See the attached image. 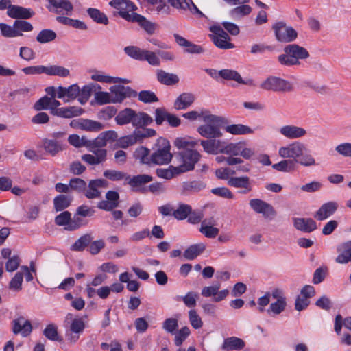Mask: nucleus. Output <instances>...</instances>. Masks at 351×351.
<instances>
[{"instance_id": "obj_45", "label": "nucleus", "mask_w": 351, "mask_h": 351, "mask_svg": "<svg viewBox=\"0 0 351 351\" xmlns=\"http://www.w3.org/2000/svg\"><path fill=\"white\" fill-rule=\"evenodd\" d=\"M57 37L56 33L49 29L41 30L36 36V41L41 44H45L53 41Z\"/></svg>"}, {"instance_id": "obj_59", "label": "nucleus", "mask_w": 351, "mask_h": 351, "mask_svg": "<svg viewBox=\"0 0 351 351\" xmlns=\"http://www.w3.org/2000/svg\"><path fill=\"white\" fill-rule=\"evenodd\" d=\"M178 328V322L176 318H167L162 323V328L167 332L175 334Z\"/></svg>"}, {"instance_id": "obj_54", "label": "nucleus", "mask_w": 351, "mask_h": 351, "mask_svg": "<svg viewBox=\"0 0 351 351\" xmlns=\"http://www.w3.org/2000/svg\"><path fill=\"white\" fill-rule=\"evenodd\" d=\"M183 187L186 192L196 193L204 189L206 187V184L203 182L193 180L185 182Z\"/></svg>"}, {"instance_id": "obj_35", "label": "nucleus", "mask_w": 351, "mask_h": 351, "mask_svg": "<svg viewBox=\"0 0 351 351\" xmlns=\"http://www.w3.org/2000/svg\"><path fill=\"white\" fill-rule=\"evenodd\" d=\"M73 197L68 195H59L53 199V206L56 212L62 211L71 204Z\"/></svg>"}, {"instance_id": "obj_10", "label": "nucleus", "mask_w": 351, "mask_h": 351, "mask_svg": "<svg viewBox=\"0 0 351 351\" xmlns=\"http://www.w3.org/2000/svg\"><path fill=\"white\" fill-rule=\"evenodd\" d=\"M152 180V176L147 174H141L133 177L128 175L126 183L130 185L133 191L145 194L148 192V189L145 185Z\"/></svg>"}, {"instance_id": "obj_25", "label": "nucleus", "mask_w": 351, "mask_h": 351, "mask_svg": "<svg viewBox=\"0 0 351 351\" xmlns=\"http://www.w3.org/2000/svg\"><path fill=\"white\" fill-rule=\"evenodd\" d=\"M228 184L234 188L243 189V193H249L252 190L250 178L247 176L231 177L228 181Z\"/></svg>"}, {"instance_id": "obj_19", "label": "nucleus", "mask_w": 351, "mask_h": 351, "mask_svg": "<svg viewBox=\"0 0 351 351\" xmlns=\"http://www.w3.org/2000/svg\"><path fill=\"white\" fill-rule=\"evenodd\" d=\"M107 182L104 179L92 180L89 182L88 189L84 191L88 199L98 198L101 196L99 189L106 188Z\"/></svg>"}, {"instance_id": "obj_55", "label": "nucleus", "mask_w": 351, "mask_h": 351, "mask_svg": "<svg viewBox=\"0 0 351 351\" xmlns=\"http://www.w3.org/2000/svg\"><path fill=\"white\" fill-rule=\"evenodd\" d=\"M68 141L75 147H86L87 148L88 138L85 136L80 138L77 134H71L69 136Z\"/></svg>"}, {"instance_id": "obj_18", "label": "nucleus", "mask_w": 351, "mask_h": 351, "mask_svg": "<svg viewBox=\"0 0 351 351\" xmlns=\"http://www.w3.org/2000/svg\"><path fill=\"white\" fill-rule=\"evenodd\" d=\"M80 93V88L77 84H72L68 88L58 86L57 88V97L58 99H64L65 102H69L76 99Z\"/></svg>"}, {"instance_id": "obj_56", "label": "nucleus", "mask_w": 351, "mask_h": 351, "mask_svg": "<svg viewBox=\"0 0 351 351\" xmlns=\"http://www.w3.org/2000/svg\"><path fill=\"white\" fill-rule=\"evenodd\" d=\"M87 223L88 222L86 220L81 218L80 215L75 213L73 219H71V223H69V226L65 227V230L73 231L78 229L81 226H86Z\"/></svg>"}, {"instance_id": "obj_62", "label": "nucleus", "mask_w": 351, "mask_h": 351, "mask_svg": "<svg viewBox=\"0 0 351 351\" xmlns=\"http://www.w3.org/2000/svg\"><path fill=\"white\" fill-rule=\"evenodd\" d=\"M138 99L143 103H153L158 101V97L154 92L150 90H142L138 95Z\"/></svg>"}, {"instance_id": "obj_53", "label": "nucleus", "mask_w": 351, "mask_h": 351, "mask_svg": "<svg viewBox=\"0 0 351 351\" xmlns=\"http://www.w3.org/2000/svg\"><path fill=\"white\" fill-rule=\"evenodd\" d=\"M104 176L112 181H120L125 180L127 182L128 175L123 171L117 170H106L104 171Z\"/></svg>"}, {"instance_id": "obj_24", "label": "nucleus", "mask_w": 351, "mask_h": 351, "mask_svg": "<svg viewBox=\"0 0 351 351\" xmlns=\"http://www.w3.org/2000/svg\"><path fill=\"white\" fill-rule=\"evenodd\" d=\"M294 227L304 232H311L317 229L316 222L311 218L296 217L293 219Z\"/></svg>"}, {"instance_id": "obj_49", "label": "nucleus", "mask_w": 351, "mask_h": 351, "mask_svg": "<svg viewBox=\"0 0 351 351\" xmlns=\"http://www.w3.org/2000/svg\"><path fill=\"white\" fill-rule=\"evenodd\" d=\"M125 53L130 57L140 61H144L145 50L136 46H128L124 48Z\"/></svg>"}, {"instance_id": "obj_57", "label": "nucleus", "mask_w": 351, "mask_h": 351, "mask_svg": "<svg viewBox=\"0 0 351 351\" xmlns=\"http://www.w3.org/2000/svg\"><path fill=\"white\" fill-rule=\"evenodd\" d=\"M242 145H243V143H230L228 144H226L225 143L224 149L223 151V154H230L233 156H237L239 154V152L242 148Z\"/></svg>"}, {"instance_id": "obj_13", "label": "nucleus", "mask_w": 351, "mask_h": 351, "mask_svg": "<svg viewBox=\"0 0 351 351\" xmlns=\"http://www.w3.org/2000/svg\"><path fill=\"white\" fill-rule=\"evenodd\" d=\"M276 38L280 42L289 43L297 38L296 31L291 27L286 26L283 23H278L274 26Z\"/></svg>"}, {"instance_id": "obj_50", "label": "nucleus", "mask_w": 351, "mask_h": 351, "mask_svg": "<svg viewBox=\"0 0 351 351\" xmlns=\"http://www.w3.org/2000/svg\"><path fill=\"white\" fill-rule=\"evenodd\" d=\"M219 75L225 80H232L237 82L239 84H245V82L241 75L236 71L230 69H222L219 71Z\"/></svg>"}, {"instance_id": "obj_8", "label": "nucleus", "mask_w": 351, "mask_h": 351, "mask_svg": "<svg viewBox=\"0 0 351 351\" xmlns=\"http://www.w3.org/2000/svg\"><path fill=\"white\" fill-rule=\"evenodd\" d=\"M182 164L178 166L181 173H184L194 169L195 163L199 160L200 154L194 149H185L180 152Z\"/></svg>"}, {"instance_id": "obj_3", "label": "nucleus", "mask_w": 351, "mask_h": 351, "mask_svg": "<svg viewBox=\"0 0 351 351\" xmlns=\"http://www.w3.org/2000/svg\"><path fill=\"white\" fill-rule=\"evenodd\" d=\"M285 54L278 56V61L281 64L286 66L297 65L300 64V59H306L309 57L307 50L296 44L288 45L284 48Z\"/></svg>"}, {"instance_id": "obj_34", "label": "nucleus", "mask_w": 351, "mask_h": 351, "mask_svg": "<svg viewBox=\"0 0 351 351\" xmlns=\"http://www.w3.org/2000/svg\"><path fill=\"white\" fill-rule=\"evenodd\" d=\"M132 23H137L149 34H153L155 32L156 25L139 14H135Z\"/></svg>"}, {"instance_id": "obj_47", "label": "nucleus", "mask_w": 351, "mask_h": 351, "mask_svg": "<svg viewBox=\"0 0 351 351\" xmlns=\"http://www.w3.org/2000/svg\"><path fill=\"white\" fill-rule=\"evenodd\" d=\"M44 73L49 75H58L60 77H66L69 75V70L58 65L45 66Z\"/></svg>"}, {"instance_id": "obj_4", "label": "nucleus", "mask_w": 351, "mask_h": 351, "mask_svg": "<svg viewBox=\"0 0 351 351\" xmlns=\"http://www.w3.org/2000/svg\"><path fill=\"white\" fill-rule=\"evenodd\" d=\"M170 149L169 142L166 138H159L156 144V150L152 154V163L158 165L169 163L173 157Z\"/></svg>"}, {"instance_id": "obj_48", "label": "nucleus", "mask_w": 351, "mask_h": 351, "mask_svg": "<svg viewBox=\"0 0 351 351\" xmlns=\"http://www.w3.org/2000/svg\"><path fill=\"white\" fill-rule=\"evenodd\" d=\"M136 159L139 160L141 163H152V155H149V149L145 147H138L134 154Z\"/></svg>"}, {"instance_id": "obj_33", "label": "nucleus", "mask_w": 351, "mask_h": 351, "mask_svg": "<svg viewBox=\"0 0 351 351\" xmlns=\"http://www.w3.org/2000/svg\"><path fill=\"white\" fill-rule=\"evenodd\" d=\"M156 76L160 83L167 86L174 85L179 82V77L177 75L167 73L162 69L157 71Z\"/></svg>"}, {"instance_id": "obj_36", "label": "nucleus", "mask_w": 351, "mask_h": 351, "mask_svg": "<svg viewBox=\"0 0 351 351\" xmlns=\"http://www.w3.org/2000/svg\"><path fill=\"white\" fill-rule=\"evenodd\" d=\"M206 249L202 243L190 245L184 252V256L187 260H193L201 254Z\"/></svg>"}, {"instance_id": "obj_11", "label": "nucleus", "mask_w": 351, "mask_h": 351, "mask_svg": "<svg viewBox=\"0 0 351 351\" xmlns=\"http://www.w3.org/2000/svg\"><path fill=\"white\" fill-rule=\"evenodd\" d=\"M167 3L173 8L182 12H190L193 14H197L199 17L204 14L198 9L192 0H167Z\"/></svg>"}, {"instance_id": "obj_58", "label": "nucleus", "mask_w": 351, "mask_h": 351, "mask_svg": "<svg viewBox=\"0 0 351 351\" xmlns=\"http://www.w3.org/2000/svg\"><path fill=\"white\" fill-rule=\"evenodd\" d=\"M70 189L78 193L83 192L86 189V182L79 178H74L69 180Z\"/></svg>"}, {"instance_id": "obj_61", "label": "nucleus", "mask_w": 351, "mask_h": 351, "mask_svg": "<svg viewBox=\"0 0 351 351\" xmlns=\"http://www.w3.org/2000/svg\"><path fill=\"white\" fill-rule=\"evenodd\" d=\"M82 128L88 131H99L103 129L102 123L93 120H83L81 123Z\"/></svg>"}, {"instance_id": "obj_26", "label": "nucleus", "mask_w": 351, "mask_h": 351, "mask_svg": "<svg viewBox=\"0 0 351 351\" xmlns=\"http://www.w3.org/2000/svg\"><path fill=\"white\" fill-rule=\"evenodd\" d=\"M280 132L284 136L290 138H298L304 136L306 134L305 129L301 127L289 125H285L280 129Z\"/></svg>"}, {"instance_id": "obj_64", "label": "nucleus", "mask_w": 351, "mask_h": 351, "mask_svg": "<svg viewBox=\"0 0 351 351\" xmlns=\"http://www.w3.org/2000/svg\"><path fill=\"white\" fill-rule=\"evenodd\" d=\"M189 319L191 325L195 329H198L202 327L203 322L195 310L192 309L189 311Z\"/></svg>"}, {"instance_id": "obj_31", "label": "nucleus", "mask_w": 351, "mask_h": 351, "mask_svg": "<svg viewBox=\"0 0 351 351\" xmlns=\"http://www.w3.org/2000/svg\"><path fill=\"white\" fill-rule=\"evenodd\" d=\"M194 101L195 96L192 93H184L177 97L174 101L173 107L178 110H185L191 106Z\"/></svg>"}, {"instance_id": "obj_60", "label": "nucleus", "mask_w": 351, "mask_h": 351, "mask_svg": "<svg viewBox=\"0 0 351 351\" xmlns=\"http://www.w3.org/2000/svg\"><path fill=\"white\" fill-rule=\"evenodd\" d=\"M285 298H281L278 299L276 302L271 303L267 311L268 313L272 312L274 314L278 315L285 310Z\"/></svg>"}, {"instance_id": "obj_51", "label": "nucleus", "mask_w": 351, "mask_h": 351, "mask_svg": "<svg viewBox=\"0 0 351 351\" xmlns=\"http://www.w3.org/2000/svg\"><path fill=\"white\" fill-rule=\"evenodd\" d=\"M43 335L51 341H60L62 340L58 335V327L54 324H48L43 330Z\"/></svg>"}, {"instance_id": "obj_15", "label": "nucleus", "mask_w": 351, "mask_h": 351, "mask_svg": "<svg viewBox=\"0 0 351 351\" xmlns=\"http://www.w3.org/2000/svg\"><path fill=\"white\" fill-rule=\"evenodd\" d=\"M111 102L113 104L121 103L126 97L136 96V92L131 88L124 86H113L110 88Z\"/></svg>"}, {"instance_id": "obj_7", "label": "nucleus", "mask_w": 351, "mask_h": 351, "mask_svg": "<svg viewBox=\"0 0 351 351\" xmlns=\"http://www.w3.org/2000/svg\"><path fill=\"white\" fill-rule=\"evenodd\" d=\"M306 151L307 148L304 143L295 141L287 146L280 147L278 154L283 158L298 160Z\"/></svg>"}, {"instance_id": "obj_5", "label": "nucleus", "mask_w": 351, "mask_h": 351, "mask_svg": "<svg viewBox=\"0 0 351 351\" xmlns=\"http://www.w3.org/2000/svg\"><path fill=\"white\" fill-rule=\"evenodd\" d=\"M260 87L266 90L286 93L293 89V84L282 78L270 76L263 81Z\"/></svg>"}, {"instance_id": "obj_46", "label": "nucleus", "mask_w": 351, "mask_h": 351, "mask_svg": "<svg viewBox=\"0 0 351 351\" xmlns=\"http://www.w3.org/2000/svg\"><path fill=\"white\" fill-rule=\"evenodd\" d=\"M88 16L97 23L108 25V19L107 16L99 10L93 8H89L87 10Z\"/></svg>"}, {"instance_id": "obj_17", "label": "nucleus", "mask_w": 351, "mask_h": 351, "mask_svg": "<svg viewBox=\"0 0 351 351\" xmlns=\"http://www.w3.org/2000/svg\"><path fill=\"white\" fill-rule=\"evenodd\" d=\"M12 332L17 335L21 333L24 337L29 336L32 331V326L30 321L25 319L23 316L14 319L12 322Z\"/></svg>"}, {"instance_id": "obj_23", "label": "nucleus", "mask_w": 351, "mask_h": 351, "mask_svg": "<svg viewBox=\"0 0 351 351\" xmlns=\"http://www.w3.org/2000/svg\"><path fill=\"white\" fill-rule=\"evenodd\" d=\"M43 147L47 154L54 156L64 150L66 145L56 139L45 138L43 141Z\"/></svg>"}, {"instance_id": "obj_44", "label": "nucleus", "mask_w": 351, "mask_h": 351, "mask_svg": "<svg viewBox=\"0 0 351 351\" xmlns=\"http://www.w3.org/2000/svg\"><path fill=\"white\" fill-rule=\"evenodd\" d=\"M0 31L1 36L5 38H14L23 35L22 33H19L14 27V23L12 26L4 23H0Z\"/></svg>"}, {"instance_id": "obj_21", "label": "nucleus", "mask_w": 351, "mask_h": 351, "mask_svg": "<svg viewBox=\"0 0 351 351\" xmlns=\"http://www.w3.org/2000/svg\"><path fill=\"white\" fill-rule=\"evenodd\" d=\"M7 15L15 19H29L34 15V12L31 8H26L19 5H12L7 10Z\"/></svg>"}, {"instance_id": "obj_14", "label": "nucleus", "mask_w": 351, "mask_h": 351, "mask_svg": "<svg viewBox=\"0 0 351 351\" xmlns=\"http://www.w3.org/2000/svg\"><path fill=\"white\" fill-rule=\"evenodd\" d=\"M85 323L82 318H75L70 324L69 328L66 331V338L70 343H75L83 333Z\"/></svg>"}, {"instance_id": "obj_28", "label": "nucleus", "mask_w": 351, "mask_h": 351, "mask_svg": "<svg viewBox=\"0 0 351 351\" xmlns=\"http://www.w3.org/2000/svg\"><path fill=\"white\" fill-rule=\"evenodd\" d=\"M84 112V110L78 106H70L59 108L55 110L53 114L57 117L70 119L74 117L81 115Z\"/></svg>"}, {"instance_id": "obj_16", "label": "nucleus", "mask_w": 351, "mask_h": 351, "mask_svg": "<svg viewBox=\"0 0 351 351\" xmlns=\"http://www.w3.org/2000/svg\"><path fill=\"white\" fill-rule=\"evenodd\" d=\"M337 202L330 201L323 204L315 213L313 217L318 221H324L332 216L338 209Z\"/></svg>"}, {"instance_id": "obj_41", "label": "nucleus", "mask_w": 351, "mask_h": 351, "mask_svg": "<svg viewBox=\"0 0 351 351\" xmlns=\"http://www.w3.org/2000/svg\"><path fill=\"white\" fill-rule=\"evenodd\" d=\"M93 241L90 234H86L80 237L71 247L73 251L82 252L86 247L88 246Z\"/></svg>"}, {"instance_id": "obj_30", "label": "nucleus", "mask_w": 351, "mask_h": 351, "mask_svg": "<svg viewBox=\"0 0 351 351\" xmlns=\"http://www.w3.org/2000/svg\"><path fill=\"white\" fill-rule=\"evenodd\" d=\"M153 121V119L144 112H136L134 110L132 124L136 128H143L149 125Z\"/></svg>"}, {"instance_id": "obj_20", "label": "nucleus", "mask_w": 351, "mask_h": 351, "mask_svg": "<svg viewBox=\"0 0 351 351\" xmlns=\"http://www.w3.org/2000/svg\"><path fill=\"white\" fill-rule=\"evenodd\" d=\"M51 5L49 10L59 14H69L73 10L72 3L67 0H47Z\"/></svg>"}, {"instance_id": "obj_42", "label": "nucleus", "mask_w": 351, "mask_h": 351, "mask_svg": "<svg viewBox=\"0 0 351 351\" xmlns=\"http://www.w3.org/2000/svg\"><path fill=\"white\" fill-rule=\"evenodd\" d=\"M180 171V170L179 169L178 167L170 165L167 169H157L156 173L159 178L169 180L173 178L175 176L182 173Z\"/></svg>"}, {"instance_id": "obj_9", "label": "nucleus", "mask_w": 351, "mask_h": 351, "mask_svg": "<svg viewBox=\"0 0 351 351\" xmlns=\"http://www.w3.org/2000/svg\"><path fill=\"white\" fill-rule=\"evenodd\" d=\"M249 205L256 213L261 214L265 219H273L276 216L277 213L273 206L261 199H250Z\"/></svg>"}, {"instance_id": "obj_22", "label": "nucleus", "mask_w": 351, "mask_h": 351, "mask_svg": "<svg viewBox=\"0 0 351 351\" xmlns=\"http://www.w3.org/2000/svg\"><path fill=\"white\" fill-rule=\"evenodd\" d=\"M338 253L335 261L339 264H347L351 261V240L339 245L337 248Z\"/></svg>"}, {"instance_id": "obj_40", "label": "nucleus", "mask_w": 351, "mask_h": 351, "mask_svg": "<svg viewBox=\"0 0 351 351\" xmlns=\"http://www.w3.org/2000/svg\"><path fill=\"white\" fill-rule=\"evenodd\" d=\"M296 167V160L286 159L272 165V168L281 172H291Z\"/></svg>"}, {"instance_id": "obj_38", "label": "nucleus", "mask_w": 351, "mask_h": 351, "mask_svg": "<svg viewBox=\"0 0 351 351\" xmlns=\"http://www.w3.org/2000/svg\"><path fill=\"white\" fill-rule=\"evenodd\" d=\"M133 114L134 110L130 108H126L119 112L115 117V121L119 125L132 123Z\"/></svg>"}, {"instance_id": "obj_37", "label": "nucleus", "mask_w": 351, "mask_h": 351, "mask_svg": "<svg viewBox=\"0 0 351 351\" xmlns=\"http://www.w3.org/2000/svg\"><path fill=\"white\" fill-rule=\"evenodd\" d=\"M225 130L228 133L233 135H243L253 134L254 130L249 126L243 124H232L225 127Z\"/></svg>"}, {"instance_id": "obj_63", "label": "nucleus", "mask_w": 351, "mask_h": 351, "mask_svg": "<svg viewBox=\"0 0 351 351\" xmlns=\"http://www.w3.org/2000/svg\"><path fill=\"white\" fill-rule=\"evenodd\" d=\"M190 333L191 332L189 327H182L178 332L175 333V344L177 346H181L184 341L189 336Z\"/></svg>"}, {"instance_id": "obj_32", "label": "nucleus", "mask_w": 351, "mask_h": 351, "mask_svg": "<svg viewBox=\"0 0 351 351\" xmlns=\"http://www.w3.org/2000/svg\"><path fill=\"white\" fill-rule=\"evenodd\" d=\"M245 347V342L240 338L231 337L224 339L221 348L226 351L241 350Z\"/></svg>"}, {"instance_id": "obj_6", "label": "nucleus", "mask_w": 351, "mask_h": 351, "mask_svg": "<svg viewBox=\"0 0 351 351\" xmlns=\"http://www.w3.org/2000/svg\"><path fill=\"white\" fill-rule=\"evenodd\" d=\"M118 10L117 14L128 22L134 18L137 6L129 0H112L109 3Z\"/></svg>"}, {"instance_id": "obj_12", "label": "nucleus", "mask_w": 351, "mask_h": 351, "mask_svg": "<svg viewBox=\"0 0 351 351\" xmlns=\"http://www.w3.org/2000/svg\"><path fill=\"white\" fill-rule=\"evenodd\" d=\"M167 3L173 8L182 12H190L193 14H197L199 17L204 14L198 9L192 0H167Z\"/></svg>"}, {"instance_id": "obj_29", "label": "nucleus", "mask_w": 351, "mask_h": 351, "mask_svg": "<svg viewBox=\"0 0 351 351\" xmlns=\"http://www.w3.org/2000/svg\"><path fill=\"white\" fill-rule=\"evenodd\" d=\"M237 5L238 6L231 9L228 12L230 19L234 21H239L252 12V8L245 3L239 4Z\"/></svg>"}, {"instance_id": "obj_27", "label": "nucleus", "mask_w": 351, "mask_h": 351, "mask_svg": "<svg viewBox=\"0 0 351 351\" xmlns=\"http://www.w3.org/2000/svg\"><path fill=\"white\" fill-rule=\"evenodd\" d=\"M143 138H145V136L141 134V130L136 129L132 134L120 138L117 141V144L121 148H127Z\"/></svg>"}, {"instance_id": "obj_43", "label": "nucleus", "mask_w": 351, "mask_h": 351, "mask_svg": "<svg viewBox=\"0 0 351 351\" xmlns=\"http://www.w3.org/2000/svg\"><path fill=\"white\" fill-rule=\"evenodd\" d=\"M147 2L154 6L156 11L159 14L169 15L171 13V9L166 0H147Z\"/></svg>"}, {"instance_id": "obj_52", "label": "nucleus", "mask_w": 351, "mask_h": 351, "mask_svg": "<svg viewBox=\"0 0 351 351\" xmlns=\"http://www.w3.org/2000/svg\"><path fill=\"white\" fill-rule=\"evenodd\" d=\"M191 211V207L187 204H180L178 208L173 210L172 215L178 220L185 219Z\"/></svg>"}, {"instance_id": "obj_2", "label": "nucleus", "mask_w": 351, "mask_h": 351, "mask_svg": "<svg viewBox=\"0 0 351 351\" xmlns=\"http://www.w3.org/2000/svg\"><path fill=\"white\" fill-rule=\"evenodd\" d=\"M204 121L205 123L197 128V132L202 136L206 138H217L223 136L221 128L228 123L226 118L209 114L204 117Z\"/></svg>"}, {"instance_id": "obj_39", "label": "nucleus", "mask_w": 351, "mask_h": 351, "mask_svg": "<svg viewBox=\"0 0 351 351\" xmlns=\"http://www.w3.org/2000/svg\"><path fill=\"white\" fill-rule=\"evenodd\" d=\"M199 232L207 238H215L218 235L219 230L213 227L211 221H207V219H204L202 221Z\"/></svg>"}, {"instance_id": "obj_1", "label": "nucleus", "mask_w": 351, "mask_h": 351, "mask_svg": "<svg viewBox=\"0 0 351 351\" xmlns=\"http://www.w3.org/2000/svg\"><path fill=\"white\" fill-rule=\"evenodd\" d=\"M106 145L107 143L101 133L93 140L88 139L87 149L92 154H83L81 159L93 166L104 163L108 158V152L104 148Z\"/></svg>"}]
</instances>
